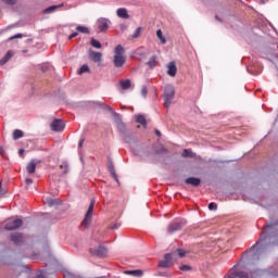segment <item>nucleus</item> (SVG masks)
<instances>
[{
    "mask_svg": "<svg viewBox=\"0 0 278 278\" xmlns=\"http://www.w3.org/2000/svg\"><path fill=\"white\" fill-rule=\"evenodd\" d=\"M176 252L178 253V257H186V251L182 249H177Z\"/></svg>",
    "mask_w": 278,
    "mask_h": 278,
    "instance_id": "obj_38",
    "label": "nucleus"
},
{
    "mask_svg": "<svg viewBox=\"0 0 278 278\" xmlns=\"http://www.w3.org/2000/svg\"><path fill=\"white\" fill-rule=\"evenodd\" d=\"M144 151H146V148L142 146L132 149L134 155H144Z\"/></svg>",
    "mask_w": 278,
    "mask_h": 278,
    "instance_id": "obj_25",
    "label": "nucleus"
},
{
    "mask_svg": "<svg viewBox=\"0 0 278 278\" xmlns=\"http://www.w3.org/2000/svg\"><path fill=\"white\" fill-rule=\"evenodd\" d=\"M264 235L261 236L260 240L256 242V244H254L251 249H250V253H253V251H255V249H257V247H260V244H262V241L264 240Z\"/></svg>",
    "mask_w": 278,
    "mask_h": 278,
    "instance_id": "obj_33",
    "label": "nucleus"
},
{
    "mask_svg": "<svg viewBox=\"0 0 278 278\" xmlns=\"http://www.w3.org/2000/svg\"><path fill=\"white\" fill-rule=\"evenodd\" d=\"M94 212V201H91L89 204V207L87 210V213L85 215V218L81 223L83 227H90V223H92V213Z\"/></svg>",
    "mask_w": 278,
    "mask_h": 278,
    "instance_id": "obj_4",
    "label": "nucleus"
},
{
    "mask_svg": "<svg viewBox=\"0 0 278 278\" xmlns=\"http://www.w3.org/2000/svg\"><path fill=\"white\" fill-rule=\"evenodd\" d=\"M148 66L150 68H155V66H157V61H156V58L155 56H151L149 59V61L147 62Z\"/></svg>",
    "mask_w": 278,
    "mask_h": 278,
    "instance_id": "obj_26",
    "label": "nucleus"
},
{
    "mask_svg": "<svg viewBox=\"0 0 278 278\" xmlns=\"http://www.w3.org/2000/svg\"><path fill=\"white\" fill-rule=\"evenodd\" d=\"M102 54L101 52H90V59L93 62H101Z\"/></svg>",
    "mask_w": 278,
    "mask_h": 278,
    "instance_id": "obj_22",
    "label": "nucleus"
},
{
    "mask_svg": "<svg viewBox=\"0 0 278 278\" xmlns=\"http://www.w3.org/2000/svg\"><path fill=\"white\" fill-rule=\"evenodd\" d=\"M18 153H20V155H23V153H25V150L20 149V150H18Z\"/></svg>",
    "mask_w": 278,
    "mask_h": 278,
    "instance_id": "obj_52",
    "label": "nucleus"
},
{
    "mask_svg": "<svg viewBox=\"0 0 278 278\" xmlns=\"http://www.w3.org/2000/svg\"><path fill=\"white\" fill-rule=\"evenodd\" d=\"M140 34H142V27L136 28V30L132 34V38H140Z\"/></svg>",
    "mask_w": 278,
    "mask_h": 278,
    "instance_id": "obj_35",
    "label": "nucleus"
},
{
    "mask_svg": "<svg viewBox=\"0 0 278 278\" xmlns=\"http://www.w3.org/2000/svg\"><path fill=\"white\" fill-rule=\"evenodd\" d=\"M18 227H23V219H14L11 217L5 220L4 229L7 231H14L15 229H18Z\"/></svg>",
    "mask_w": 278,
    "mask_h": 278,
    "instance_id": "obj_3",
    "label": "nucleus"
},
{
    "mask_svg": "<svg viewBox=\"0 0 278 278\" xmlns=\"http://www.w3.org/2000/svg\"><path fill=\"white\" fill-rule=\"evenodd\" d=\"M122 90H129L131 88V80L129 78L119 80Z\"/></svg>",
    "mask_w": 278,
    "mask_h": 278,
    "instance_id": "obj_18",
    "label": "nucleus"
},
{
    "mask_svg": "<svg viewBox=\"0 0 278 278\" xmlns=\"http://www.w3.org/2000/svg\"><path fill=\"white\" fill-rule=\"evenodd\" d=\"M61 168H64V165H61Z\"/></svg>",
    "mask_w": 278,
    "mask_h": 278,
    "instance_id": "obj_56",
    "label": "nucleus"
},
{
    "mask_svg": "<svg viewBox=\"0 0 278 278\" xmlns=\"http://www.w3.org/2000/svg\"><path fill=\"white\" fill-rule=\"evenodd\" d=\"M64 127H66V124L64 123V119H53L50 124V128L52 131L60 132L64 131Z\"/></svg>",
    "mask_w": 278,
    "mask_h": 278,
    "instance_id": "obj_6",
    "label": "nucleus"
},
{
    "mask_svg": "<svg viewBox=\"0 0 278 278\" xmlns=\"http://www.w3.org/2000/svg\"><path fill=\"white\" fill-rule=\"evenodd\" d=\"M58 8H62V5H51L47 9H45V14H51L52 12H55V10H58Z\"/></svg>",
    "mask_w": 278,
    "mask_h": 278,
    "instance_id": "obj_28",
    "label": "nucleus"
},
{
    "mask_svg": "<svg viewBox=\"0 0 278 278\" xmlns=\"http://www.w3.org/2000/svg\"><path fill=\"white\" fill-rule=\"evenodd\" d=\"M77 36H79V33L75 31L68 36V40H73V38H77Z\"/></svg>",
    "mask_w": 278,
    "mask_h": 278,
    "instance_id": "obj_41",
    "label": "nucleus"
},
{
    "mask_svg": "<svg viewBox=\"0 0 278 278\" xmlns=\"http://www.w3.org/2000/svg\"><path fill=\"white\" fill-rule=\"evenodd\" d=\"M184 225H186V219H177L169 224L167 231L169 233H175V231H180L182 229Z\"/></svg>",
    "mask_w": 278,
    "mask_h": 278,
    "instance_id": "obj_5",
    "label": "nucleus"
},
{
    "mask_svg": "<svg viewBox=\"0 0 278 278\" xmlns=\"http://www.w3.org/2000/svg\"><path fill=\"white\" fill-rule=\"evenodd\" d=\"M118 131H119V134H125V125L124 124H121L118 126Z\"/></svg>",
    "mask_w": 278,
    "mask_h": 278,
    "instance_id": "obj_43",
    "label": "nucleus"
},
{
    "mask_svg": "<svg viewBox=\"0 0 278 278\" xmlns=\"http://www.w3.org/2000/svg\"><path fill=\"white\" fill-rule=\"evenodd\" d=\"M111 229H118V225L115 224L114 226L111 227Z\"/></svg>",
    "mask_w": 278,
    "mask_h": 278,
    "instance_id": "obj_53",
    "label": "nucleus"
},
{
    "mask_svg": "<svg viewBox=\"0 0 278 278\" xmlns=\"http://www.w3.org/2000/svg\"><path fill=\"white\" fill-rule=\"evenodd\" d=\"M81 147H84V139H80L78 142V149H81Z\"/></svg>",
    "mask_w": 278,
    "mask_h": 278,
    "instance_id": "obj_48",
    "label": "nucleus"
},
{
    "mask_svg": "<svg viewBox=\"0 0 278 278\" xmlns=\"http://www.w3.org/2000/svg\"><path fill=\"white\" fill-rule=\"evenodd\" d=\"M3 3H5L7 5H15L16 4V0H2Z\"/></svg>",
    "mask_w": 278,
    "mask_h": 278,
    "instance_id": "obj_39",
    "label": "nucleus"
},
{
    "mask_svg": "<svg viewBox=\"0 0 278 278\" xmlns=\"http://www.w3.org/2000/svg\"><path fill=\"white\" fill-rule=\"evenodd\" d=\"M173 264V254L167 253L164 255V260L159 262L160 268H170Z\"/></svg>",
    "mask_w": 278,
    "mask_h": 278,
    "instance_id": "obj_9",
    "label": "nucleus"
},
{
    "mask_svg": "<svg viewBox=\"0 0 278 278\" xmlns=\"http://www.w3.org/2000/svg\"><path fill=\"white\" fill-rule=\"evenodd\" d=\"M34 278H45V275L39 274V275L35 276Z\"/></svg>",
    "mask_w": 278,
    "mask_h": 278,
    "instance_id": "obj_51",
    "label": "nucleus"
},
{
    "mask_svg": "<svg viewBox=\"0 0 278 278\" xmlns=\"http://www.w3.org/2000/svg\"><path fill=\"white\" fill-rule=\"evenodd\" d=\"M42 71H43V72H47V67H42Z\"/></svg>",
    "mask_w": 278,
    "mask_h": 278,
    "instance_id": "obj_54",
    "label": "nucleus"
},
{
    "mask_svg": "<svg viewBox=\"0 0 278 278\" xmlns=\"http://www.w3.org/2000/svg\"><path fill=\"white\" fill-rule=\"evenodd\" d=\"M186 184H189L190 186H199L201 184V179L194 178V177H189L186 180Z\"/></svg>",
    "mask_w": 278,
    "mask_h": 278,
    "instance_id": "obj_20",
    "label": "nucleus"
},
{
    "mask_svg": "<svg viewBox=\"0 0 278 278\" xmlns=\"http://www.w3.org/2000/svg\"><path fill=\"white\" fill-rule=\"evenodd\" d=\"M273 229H275V224H268L265 228V233H271Z\"/></svg>",
    "mask_w": 278,
    "mask_h": 278,
    "instance_id": "obj_36",
    "label": "nucleus"
},
{
    "mask_svg": "<svg viewBox=\"0 0 278 278\" xmlns=\"http://www.w3.org/2000/svg\"><path fill=\"white\" fill-rule=\"evenodd\" d=\"M76 31L79 34H90V29L86 26H77Z\"/></svg>",
    "mask_w": 278,
    "mask_h": 278,
    "instance_id": "obj_29",
    "label": "nucleus"
},
{
    "mask_svg": "<svg viewBox=\"0 0 278 278\" xmlns=\"http://www.w3.org/2000/svg\"><path fill=\"white\" fill-rule=\"evenodd\" d=\"M36 166H38V161L33 159L26 166L28 175H34V173H36Z\"/></svg>",
    "mask_w": 278,
    "mask_h": 278,
    "instance_id": "obj_14",
    "label": "nucleus"
},
{
    "mask_svg": "<svg viewBox=\"0 0 278 278\" xmlns=\"http://www.w3.org/2000/svg\"><path fill=\"white\" fill-rule=\"evenodd\" d=\"M116 14H117L118 18H129V13L127 12V9H125V8L117 9Z\"/></svg>",
    "mask_w": 278,
    "mask_h": 278,
    "instance_id": "obj_19",
    "label": "nucleus"
},
{
    "mask_svg": "<svg viewBox=\"0 0 278 278\" xmlns=\"http://www.w3.org/2000/svg\"><path fill=\"white\" fill-rule=\"evenodd\" d=\"M218 205H216V203L211 202L210 203V210H217Z\"/></svg>",
    "mask_w": 278,
    "mask_h": 278,
    "instance_id": "obj_45",
    "label": "nucleus"
},
{
    "mask_svg": "<svg viewBox=\"0 0 278 278\" xmlns=\"http://www.w3.org/2000/svg\"><path fill=\"white\" fill-rule=\"evenodd\" d=\"M210 247L211 253H213V255H216L217 253H220L223 247H225V242L223 240L212 241Z\"/></svg>",
    "mask_w": 278,
    "mask_h": 278,
    "instance_id": "obj_8",
    "label": "nucleus"
},
{
    "mask_svg": "<svg viewBox=\"0 0 278 278\" xmlns=\"http://www.w3.org/2000/svg\"><path fill=\"white\" fill-rule=\"evenodd\" d=\"M194 152H192L190 149H185L182 151V157H194Z\"/></svg>",
    "mask_w": 278,
    "mask_h": 278,
    "instance_id": "obj_30",
    "label": "nucleus"
},
{
    "mask_svg": "<svg viewBox=\"0 0 278 278\" xmlns=\"http://www.w3.org/2000/svg\"><path fill=\"white\" fill-rule=\"evenodd\" d=\"M12 58H14V51L9 50L5 55L0 60V66H5V64H8V62H10V60H12Z\"/></svg>",
    "mask_w": 278,
    "mask_h": 278,
    "instance_id": "obj_15",
    "label": "nucleus"
},
{
    "mask_svg": "<svg viewBox=\"0 0 278 278\" xmlns=\"http://www.w3.org/2000/svg\"><path fill=\"white\" fill-rule=\"evenodd\" d=\"M23 136H25V134L21 129H15L13 131V140H18V139L23 138Z\"/></svg>",
    "mask_w": 278,
    "mask_h": 278,
    "instance_id": "obj_24",
    "label": "nucleus"
},
{
    "mask_svg": "<svg viewBox=\"0 0 278 278\" xmlns=\"http://www.w3.org/2000/svg\"><path fill=\"white\" fill-rule=\"evenodd\" d=\"M83 73H90V67L87 64H84L79 71H78V75H83Z\"/></svg>",
    "mask_w": 278,
    "mask_h": 278,
    "instance_id": "obj_32",
    "label": "nucleus"
},
{
    "mask_svg": "<svg viewBox=\"0 0 278 278\" xmlns=\"http://www.w3.org/2000/svg\"><path fill=\"white\" fill-rule=\"evenodd\" d=\"M136 123H139V125H142L143 127H147V118L144 115H137Z\"/></svg>",
    "mask_w": 278,
    "mask_h": 278,
    "instance_id": "obj_23",
    "label": "nucleus"
},
{
    "mask_svg": "<svg viewBox=\"0 0 278 278\" xmlns=\"http://www.w3.org/2000/svg\"><path fill=\"white\" fill-rule=\"evenodd\" d=\"M5 194H8V190H3L2 187H1V182H0V195L1 197H4Z\"/></svg>",
    "mask_w": 278,
    "mask_h": 278,
    "instance_id": "obj_44",
    "label": "nucleus"
},
{
    "mask_svg": "<svg viewBox=\"0 0 278 278\" xmlns=\"http://www.w3.org/2000/svg\"><path fill=\"white\" fill-rule=\"evenodd\" d=\"M94 105H99V108H102V110H105L106 112H111V114H113V116H118V113H116V111H114V109H112V106L103 103V102H99V101H96L93 102Z\"/></svg>",
    "mask_w": 278,
    "mask_h": 278,
    "instance_id": "obj_12",
    "label": "nucleus"
},
{
    "mask_svg": "<svg viewBox=\"0 0 278 278\" xmlns=\"http://www.w3.org/2000/svg\"><path fill=\"white\" fill-rule=\"evenodd\" d=\"M173 99H175V87L167 85L164 89V105L166 110L173 104Z\"/></svg>",
    "mask_w": 278,
    "mask_h": 278,
    "instance_id": "obj_2",
    "label": "nucleus"
},
{
    "mask_svg": "<svg viewBox=\"0 0 278 278\" xmlns=\"http://www.w3.org/2000/svg\"><path fill=\"white\" fill-rule=\"evenodd\" d=\"M16 38H23V34H16L9 38V40H16Z\"/></svg>",
    "mask_w": 278,
    "mask_h": 278,
    "instance_id": "obj_42",
    "label": "nucleus"
},
{
    "mask_svg": "<svg viewBox=\"0 0 278 278\" xmlns=\"http://www.w3.org/2000/svg\"><path fill=\"white\" fill-rule=\"evenodd\" d=\"M92 255H96V257H105L108 255V248L100 245L93 250H91Z\"/></svg>",
    "mask_w": 278,
    "mask_h": 278,
    "instance_id": "obj_11",
    "label": "nucleus"
},
{
    "mask_svg": "<svg viewBox=\"0 0 278 278\" xmlns=\"http://www.w3.org/2000/svg\"><path fill=\"white\" fill-rule=\"evenodd\" d=\"M45 205H48V207H54V205H60V200L53 199V198H46L43 200Z\"/></svg>",
    "mask_w": 278,
    "mask_h": 278,
    "instance_id": "obj_17",
    "label": "nucleus"
},
{
    "mask_svg": "<svg viewBox=\"0 0 278 278\" xmlns=\"http://www.w3.org/2000/svg\"><path fill=\"white\" fill-rule=\"evenodd\" d=\"M271 277H278V271H270Z\"/></svg>",
    "mask_w": 278,
    "mask_h": 278,
    "instance_id": "obj_49",
    "label": "nucleus"
},
{
    "mask_svg": "<svg viewBox=\"0 0 278 278\" xmlns=\"http://www.w3.org/2000/svg\"><path fill=\"white\" fill-rule=\"evenodd\" d=\"M110 20L109 18H105V17H100L96 25L99 29V31H108V29L110 28Z\"/></svg>",
    "mask_w": 278,
    "mask_h": 278,
    "instance_id": "obj_7",
    "label": "nucleus"
},
{
    "mask_svg": "<svg viewBox=\"0 0 278 278\" xmlns=\"http://www.w3.org/2000/svg\"><path fill=\"white\" fill-rule=\"evenodd\" d=\"M179 268H180V270H182V271L192 270V267H190L189 265H181Z\"/></svg>",
    "mask_w": 278,
    "mask_h": 278,
    "instance_id": "obj_40",
    "label": "nucleus"
},
{
    "mask_svg": "<svg viewBox=\"0 0 278 278\" xmlns=\"http://www.w3.org/2000/svg\"><path fill=\"white\" fill-rule=\"evenodd\" d=\"M5 150L3 148H0V155H4Z\"/></svg>",
    "mask_w": 278,
    "mask_h": 278,
    "instance_id": "obj_50",
    "label": "nucleus"
},
{
    "mask_svg": "<svg viewBox=\"0 0 278 278\" xmlns=\"http://www.w3.org/2000/svg\"><path fill=\"white\" fill-rule=\"evenodd\" d=\"M154 134H155L156 136H159V138H162V132H161L160 130L155 129V130H154Z\"/></svg>",
    "mask_w": 278,
    "mask_h": 278,
    "instance_id": "obj_47",
    "label": "nucleus"
},
{
    "mask_svg": "<svg viewBox=\"0 0 278 278\" xmlns=\"http://www.w3.org/2000/svg\"><path fill=\"white\" fill-rule=\"evenodd\" d=\"M154 151L157 153V155H161L162 153H168V150L163 144H160V147Z\"/></svg>",
    "mask_w": 278,
    "mask_h": 278,
    "instance_id": "obj_31",
    "label": "nucleus"
},
{
    "mask_svg": "<svg viewBox=\"0 0 278 278\" xmlns=\"http://www.w3.org/2000/svg\"><path fill=\"white\" fill-rule=\"evenodd\" d=\"M167 75H169V77H175V75H177V65L175 64V61L167 64Z\"/></svg>",
    "mask_w": 278,
    "mask_h": 278,
    "instance_id": "obj_13",
    "label": "nucleus"
},
{
    "mask_svg": "<svg viewBox=\"0 0 278 278\" xmlns=\"http://www.w3.org/2000/svg\"><path fill=\"white\" fill-rule=\"evenodd\" d=\"M147 94H149V89L147 88V86H143L141 88V96L143 97V99H147Z\"/></svg>",
    "mask_w": 278,
    "mask_h": 278,
    "instance_id": "obj_37",
    "label": "nucleus"
},
{
    "mask_svg": "<svg viewBox=\"0 0 278 278\" xmlns=\"http://www.w3.org/2000/svg\"><path fill=\"white\" fill-rule=\"evenodd\" d=\"M156 37H157L159 40L161 41V45H166V38H165L164 35L162 34V29H157V30H156Z\"/></svg>",
    "mask_w": 278,
    "mask_h": 278,
    "instance_id": "obj_27",
    "label": "nucleus"
},
{
    "mask_svg": "<svg viewBox=\"0 0 278 278\" xmlns=\"http://www.w3.org/2000/svg\"><path fill=\"white\" fill-rule=\"evenodd\" d=\"M23 53H27V50H23Z\"/></svg>",
    "mask_w": 278,
    "mask_h": 278,
    "instance_id": "obj_55",
    "label": "nucleus"
},
{
    "mask_svg": "<svg viewBox=\"0 0 278 278\" xmlns=\"http://www.w3.org/2000/svg\"><path fill=\"white\" fill-rule=\"evenodd\" d=\"M11 241L14 243L15 247H21V244L25 242V237L21 232H15L11 235Z\"/></svg>",
    "mask_w": 278,
    "mask_h": 278,
    "instance_id": "obj_10",
    "label": "nucleus"
},
{
    "mask_svg": "<svg viewBox=\"0 0 278 278\" xmlns=\"http://www.w3.org/2000/svg\"><path fill=\"white\" fill-rule=\"evenodd\" d=\"M125 275H132V277H142L141 269L126 270Z\"/></svg>",
    "mask_w": 278,
    "mask_h": 278,
    "instance_id": "obj_21",
    "label": "nucleus"
},
{
    "mask_svg": "<svg viewBox=\"0 0 278 278\" xmlns=\"http://www.w3.org/2000/svg\"><path fill=\"white\" fill-rule=\"evenodd\" d=\"M125 48L123 46L117 45L114 50L113 64L115 68H123L125 65Z\"/></svg>",
    "mask_w": 278,
    "mask_h": 278,
    "instance_id": "obj_1",
    "label": "nucleus"
},
{
    "mask_svg": "<svg viewBox=\"0 0 278 278\" xmlns=\"http://www.w3.org/2000/svg\"><path fill=\"white\" fill-rule=\"evenodd\" d=\"M91 46L94 48V49H101V42L94 38L91 39Z\"/></svg>",
    "mask_w": 278,
    "mask_h": 278,
    "instance_id": "obj_34",
    "label": "nucleus"
},
{
    "mask_svg": "<svg viewBox=\"0 0 278 278\" xmlns=\"http://www.w3.org/2000/svg\"><path fill=\"white\" fill-rule=\"evenodd\" d=\"M30 184H34V180H31V178H26V185L30 186Z\"/></svg>",
    "mask_w": 278,
    "mask_h": 278,
    "instance_id": "obj_46",
    "label": "nucleus"
},
{
    "mask_svg": "<svg viewBox=\"0 0 278 278\" xmlns=\"http://www.w3.org/2000/svg\"><path fill=\"white\" fill-rule=\"evenodd\" d=\"M108 168H109V173L112 175V177L118 184V176H116V170L114 169V163H112V160L108 161Z\"/></svg>",
    "mask_w": 278,
    "mask_h": 278,
    "instance_id": "obj_16",
    "label": "nucleus"
}]
</instances>
